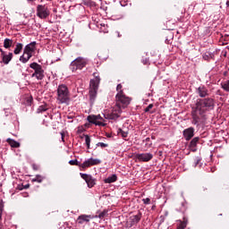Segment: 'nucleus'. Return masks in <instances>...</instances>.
<instances>
[{
	"label": "nucleus",
	"mask_w": 229,
	"mask_h": 229,
	"mask_svg": "<svg viewBox=\"0 0 229 229\" xmlns=\"http://www.w3.org/2000/svg\"><path fill=\"white\" fill-rule=\"evenodd\" d=\"M214 98H207L197 99L195 106L191 108L192 124L199 126V121L205 119V114H207L208 110H214Z\"/></svg>",
	"instance_id": "nucleus-1"
},
{
	"label": "nucleus",
	"mask_w": 229,
	"mask_h": 229,
	"mask_svg": "<svg viewBox=\"0 0 229 229\" xmlns=\"http://www.w3.org/2000/svg\"><path fill=\"white\" fill-rule=\"evenodd\" d=\"M130 103H131V98L126 97L125 94H116L115 107L110 116V119H118V117H120L121 114L123 113V109L127 108Z\"/></svg>",
	"instance_id": "nucleus-2"
},
{
	"label": "nucleus",
	"mask_w": 229,
	"mask_h": 229,
	"mask_svg": "<svg viewBox=\"0 0 229 229\" xmlns=\"http://www.w3.org/2000/svg\"><path fill=\"white\" fill-rule=\"evenodd\" d=\"M56 101L58 105H69L71 103V92L65 84L58 86Z\"/></svg>",
	"instance_id": "nucleus-3"
},
{
	"label": "nucleus",
	"mask_w": 229,
	"mask_h": 229,
	"mask_svg": "<svg viewBox=\"0 0 229 229\" xmlns=\"http://www.w3.org/2000/svg\"><path fill=\"white\" fill-rule=\"evenodd\" d=\"M99 81H101V79H99V77H96L89 81L90 103H94L96 101V98L98 97V89H99Z\"/></svg>",
	"instance_id": "nucleus-4"
},
{
	"label": "nucleus",
	"mask_w": 229,
	"mask_h": 229,
	"mask_svg": "<svg viewBox=\"0 0 229 229\" xmlns=\"http://www.w3.org/2000/svg\"><path fill=\"white\" fill-rule=\"evenodd\" d=\"M87 64H89V60L79 56L70 64V70L72 72H77V71H81V69L87 67Z\"/></svg>",
	"instance_id": "nucleus-5"
},
{
	"label": "nucleus",
	"mask_w": 229,
	"mask_h": 229,
	"mask_svg": "<svg viewBox=\"0 0 229 229\" xmlns=\"http://www.w3.org/2000/svg\"><path fill=\"white\" fill-rule=\"evenodd\" d=\"M30 69H33L34 72L31 75V78H36L38 80H44V69L42 65L38 63H32L30 64Z\"/></svg>",
	"instance_id": "nucleus-6"
},
{
	"label": "nucleus",
	"mask_w": 229,
	"mask_h": 229,
	"mask_svg": "<svg viewBox=\"0 0 229 229\" xmlns=\"http://www.w3.org/2000/svg\"><path fill=\"white\" fill-rule=\"evenodd\" d=\"M49 8H47V5H42L38 4L37 6V15L39 17V19H47L48 15H50Z\"/></svg>",
	"instance_id": "nucleus-7"
},
{
	"label": "nucleus",
	"mask_w": 229,
	"mask_h": 229,
	"mask_svg": "<svg viewBox=\"0 0 229 229\" xmlns=\"http://www.w3.org/2000/svg\"><path fill=\"white\" fill-rule=\"evenodd\" d=\"M87 119L89 123H90L91 124H96V126H106V123L103 122H99V121H105V119H103L100 114L98 115L91 114V115H89Z\"/></svg>",
	"instance_id": "nucleus-8"
},
{
	"label": "nucleus",
	"mask_w": 229,
	"mask_h": 229,
	"mask_svg": "<svg viewBox=\"0 0 229 229\" xmlns=\"http://www.w3.org/2000/svg\"><path fill=\"white\" fill-rule=\"evenodd\" d=\"M134 160H139V162H149L150 160H153V154L151 153L134 154Z\"/></svg>",
	"instance_id": "nucleus-9"
},
{
	"label": "nucleus",
	"mask_w": 229,
	"mask_h": 229,
	"mask_svg": "<svg viewBox=\"0 0 229 229\" xmlns=\"http://www.w3.org/2000/svg\"><path fill=\"white\" fill-rule=\"evenodd\" d=\"M99 164H101V160L89 158V159L84 161L81 165H80L81 171L82 169H87V167H90L92 165H99Z\"/></svg>",
	"instance_id": "nucleus-10"
},
{
	"label": "nucleus",
	"mask_w": 229,
	"mask_h": 229,
	"mask_svg": "<svg viewBox=\"0 0 229 229\" xmlns=\"http://www.w3.org/2000/svg\"><path fill=\"white\" fill-rule=\"evenodd\" d=\"M37 42L33 41L28 44L23 49V55H29V57L33 56V53H35V49H37Z\"/></svg>",
	"instance_id": "nucleus-11"
},
{
	"label": "nucleus",
	"mask_w": 229,
	"mask_h": 229,
	"mask_svg": "<svg viewBox=\"0 0 229 229\" xmlns=\"http://www.w3.org/2000/svg\"><path fill=\"white\" fill-rule=\"evenodd\" d=\"M81 177L82 178V180H85L89 189H92V187L96 185V179L92 178V175L87 174H81Z\"/></svg>",
	"instance_id": "nucleus-12"
},
{
	"label": "nucleus",
	"mask_w": 229,
	"mask_h": 229,
	"mask_svg": "<svg viewBox=\"0 0 229 229\" xmlns=\"http://www.w3.org/2000/svg\"><path fill=\"white\" fill-rule=\"evenodd\" d=\"M90 219H94L92 215H81L77 218L78 225H84V223H90Z\"/></svg>",
	"instance_id": "nucleus-13"
},
{
	"label": "nucleus",
	"mask_w": 229,
	"mask_h": 229,
	"mask_svg": "<svg viewBox=\"0 0 229 229\" xmlns=\"http://www.w3.org/2000/svg\"><path fill=\"white\" fill-rule=\"evenodd\" d=\"M182 135H183L185 140H191V139H192V137H194V128L189 127L188 129H185L182 131Z\"/></svg>",
	"instance_id": "nucleus-14"
},
{
	"label": "nucleus",
	"mask_w": 229,
	"mask_h": 229,
	"mask_svg": "<svg viewBox=\"0 0 229 229\" xmlns=\"http://www.w3.org/2000/svg\"><path fill=\"white\" fill-rule=\"evenodd\" d=\"M198 144H199V137L193 138L189 145L190 149L193 152L198 151Z\"/></svg>",
	"instance_id": "nucleus-15"
},
{
	"label": "nucleus",
	"mask_w": 229,
	"mask_h": 229,
	"mask_svg": "<svg viewBox=\"0 0 229 229\" xmlns=\"http://www.w3.org/2000/svg\"><path fill=\"white\" fill-rule=\"evenodd\" d=\"M1 56L3 64L8 65L10 62H12V58H13V54L9 53L8 55H6V53L3 52V54H1Z\"/></svg>",
	"instance_id": "nucleus-16"
},
{
	"label": "nucleus",
	"mask_w": 229,
	"mask_h": 229,
	"mask_svg": "<svg viewBox=\"0 0 229 229\" xmlns=\"http://www.w3.org/2000/svg\"><path fill=\"white\" fill-rule=\"evenodd\" d=\"M142 218V213L139 212L137 215L131 216V225H137Z\"/></svg>",
	"instance_id": "nucleus-17"
},
{
	"label": "nucleus",
	"mask_w": 229,
	"mask_h": 229,
	"mask_svg": "<svg viewBox=\"0 0 229 229\" xmlns=\"http://www.w3.org/2000/svg\"><path fill=\"white\" fill-rule=\"evenodd\" d=\"M198 94L199 98H207V96H208V89L205 87H199L198 89Z\"/></svg>",
	"instance_id": "nucleus-18"
},
{
	"label": "nucleus",
	"mask_w": 229,
	"mask_h": 229,
	"mask_svg": "<svg viewBox=\"0 0 229 229\" xmlns=\"http://www.w3.org/2000/svg\"><path fill=\"white\" fill-rule=\"evenodd\" d=\"M6 142H8V144L11 146V148H21V143H19V141H15L13 139L8 138L6 140Z\"/></svg>",
	"instance_id": "nucleus-19"
},
{
	"label": "nucleus",
	"mask_w": 229,
	"mask_h": 229,
	"mask_svg": "<svg viewBox=\"0 0 229 229\" xmlns=\"http://www.w3.org/2000/svg\"><path fill=\"white\" fill-rule=\"evenodd\" d=\"M4 47L5 49H10V47H13V39L5 38L4 40Z\"/></svg>",
	"instance_id": "nucleus-20"
},
{
	"label": "nucleus",
	"mask_w": 229,
	"mask_h": 229,
	"mask_svg": "<svg viewBox=\"0 0 229 229\" xmlns=\"http://www.w3.org/2000/svg\"><path fill=\"white\" fill-rule=\"evenodd\" d=\"M105 183H114L117 182V174H112L111 176L107 177L104 180Z\"/></svg>",
	"instance_id": "nucleus-21"
},
{
	"label": "nucleus",
	"mask_w": 229,
	"mask_h": 229,
	"mask_svg": "<svg viewBox=\"0 0 229 229\" xmlns=\"http://www.w3.org/2000/svg\"><path fill=\"white\" fill-rule=\"evenodd\" d=\"M22 47H24V45L21 43H17L16 47L14 48V55H21V51H22Z\"/></svg>",
	"instance_id": "nucleus-22"
},
{
	"label": "nucleus",
	"mask_w": 229,
	"mask_h": 229,
	"mask_svg": "<svg viewBox=\"0 0 229 229\" xmlns=\"http://www.w3.org/2000/svg\"><path fill=\"white\" fill-rule=\"evenodd\" d=\"M221 89L225 92H229V80L222 81L220 84Z\"/></svg>",
	"instance_id": "nucleus-23"
},
{
	"label": "nucleus",
	"mask_w": 229,
	"mask_h": 229,
	"mask_svg": "<svg viewBox=\"0 0 229 229\" xmlns=\"http://www.w3.org/2000/svg\"><path fill=\"white\" fill-rule=\"evenodd\" d=\"M187 223H188V220L185 217H183V220L180 221V225L177 226V229L187 228Z\"/></svg>",
	"instance_id": "nucleus-24"
},
{
	"label": "nucleus",
	"mask_w": 229,
	"mask_h": 229,
	"mask_svg": "<svg viewBox=\"0 0 229 229\" xmlns=\"http://www.w3.org/2000/svg\"><path fill=\"white\" fill-rule=\"evenodd\" d=\"M26 54H23L22 55L20 56V62H21V64H28V62H30V60L31 59V57H30V55H27V57H25Z\"/></svg>",
	"instance_id": "nucleus-25"
},
{
	"label": "nucleus",
	"mask_w": 229,
	"mask_h": 229,
	"mask_svg": "<svg viewBox=\"0 0 229 229\" xmlns=\"http://www.w3.org/2000/svg\"><path fill=\"white\" fill-rule=\"evenodd\" d=\"M44 181V177L42 175H36L35 178H33L31 180L32 182H37L38 183H42V182Z\"/></svg>",
	"instance_id": "nucleus-26"
},
{
	"label": "nucleus",
	"mask_w": 229,
	"mask_h": 229,
	"mask_svg": "<svg viewBox=\"0 0 229 229\" xmlns=\"http://www.w3.org/2000/svg\"><path fill=\"white\" fill-rule=\"evenodd\" d=\"M117 133L118 135H121L123 139H126V137H128V131H124L123 129H118Z\"/></svg>",
	"instance_id": "nucleus-27"
},
{
	"label": "nucleus",
	"mask_w": 229,
	"mask_h": 229,
	"mask_svg": "<svg viewBox=\"0 0 229 229\" xmlns=\"http://www.w3.org/2000/svg\"><path fill=\"white\" fill-rule=\"evenodd\" d=\"M84 137H85V142H86V145H87V148L90 149V136L84 134Z\"/></svg>",
	"instance_id": "nucleus-28"
},
{
	"label": "nucleus",
	"mask_w": 229,
	"mask_h": 229,
	"mask_svg": "<svg viewBox=\"0 0 229 229\" xmlns=\"http://www.w3.org/2000/svg\"><path fill=\"white\" fill-rule=\"evenodd\" d=\"M47 110V106H40L38 108V114H42V112H46Z\"/></svg>",
	"instance_id": "nucleus-29"
},
{
	"label": "nucleus",
	"mask_w": 229,
	"mask_h": 229,
	"mask_svg": "<svg viewBox=\"0 0 229 229\" xmlns=\"http://www.w3.org/2000/svg\"><path fill=\"white\" fill-rule=\"evenodd\" d=\"M69 164L70 165H78L79 167L81 165V163L78 162V159L70 160Z\"/></svg>",
	"instance_id": "nucleus-30"
},
{
	"label": "nucleus",
	"mask_w": 229,
	"mask_h": 229,
	"mask_svg": "<svg viewBox=\"0 0 229 229\" xmlns=\"http://www.w3.org/2000/svg\"><path fill=\"white\" fill-rule=\"evenodd\" d=\"M116 90H117V94H124V91L123 90V85L122 84H118L117 87H116Z\"/></svg>",
	"instance_id": "nucleus-31"
},
{
	"label": "nucleus",
	"mask_w": 229,
	"mask_h": 229,
	"mask_svg": "<svg viewBox=\"0 0 229 229\" xmlns=\"http://www.w3.org/2000/svg\"><path fill=\"white\" fill-rule=\"evenodd\" d=\"M106 214H108L106 210H104L101 213H99L98 215L99 219H103L106 216Z\"/></svg>",
	"instance_id": "nucleus-32"
},
{
	"label": "nucleus",
	"mask_w": 229,
	"mask_h": 229,
	"mask_svg": "<svg viewBox=\"0 0 229 229\" xmlns=\"http://www.w3.org/2000/svg\"><path fill=\"white\" fill-rule=\"evenodd\" d=\"M97 146L100 147V148H108V144L104 143V142H98V143H97Z\"/></svg>",
	"instance_id": "nucleus-33"
},
{
	"label": "nucleus",
	"mask_w": 229,
	"mask_h": 229,
	"mask_svg": "<svg viewBox=\"0 0 229 229\" xmlns=\"http://www.w3.org/2000/svg\"><path fill=\"white\" fill-rule=\"evenodd\" d=\"M144 205H149L151 203V199L149 198L142 199Z\"/></svg>",
	"instance_id": "nucleus-34"
},
{
	"label": "nucleus",
	"mask_w": 229,
	"mask_h": 229,
	"mask_svg": "<svg viewBox=\"0 0 229 229\" xmlns=\"http://www.w3.org/2000/svg\"><path fill=\"white\" fill-rule=\"evenodd\" d=\"M151 108H153V104H149L146 108H145V112L148 113L151 110Z\"/></svg>",
	"instance_id": "nucleus-35"
},
{
	"label": "nucleus",
	"mask_w": 229,
	"mask_h": 229,
	"mask_svg": "<svg viewBox=\"0 0 229 229\" xmlns=\"http://www.w3.org/2000/svg\"><path fill=\"white\" fill-rule=\"evenodd\" d=\"M61 139L63 142H65V132H61Z\"/></svg>",
	"instance_id": "nucleus-36"
},
{
	"label": "nucleus",
	"mask_w": 229,
	"mask_h": 229,
	"mask_svg": "<svg viewBox=\"0 0 229 229\" xmlns=\"http://www.w3.org/2000/svg\"><path fill=\"white\" fill-rule=\"evenodd\" d=\"M32 168H33L34 171H38V165L33 164Z\"/></svg>",
	"instance_id": "nucleus-37"
},
{
	"label": "nucleus",
	"mask_w": 229,
	"mask_h": 229,
	"mask_svg": "<svg viewBox=\"0 0 229 229\" xmlns=\"http://www.w3.org/2000/svg\"><path fill=\"white\" fill-rule=\"evenodd\" d=\"M205 191H207V188H205V187H202V188L200 189V192H205Z\"/></svg>",
	"instance_id": "nucleus-38"
},
{
	"label": "nucleus",
	"mask_w": 229,
	"mask_h": 229,
	"mask_svg": "<svg viewBox=\"0 0 229 229\" xmlns=\"http://www.w3.org/2000/svg\"><path fill=\"white\" fill-rule=\"evenodd\" d=\"M199 162H200L199 159H197V160L195 161V167H196V165H198V164H199Z\"/></svg>",
	"instance_id": "nucleus-39"
},
{
	"label": "nucleus",
	"mask_w": 229,
	"mask_h": 229,
	"mask_svg": "<svg viewBox=\"0 0 229 229\" xmlns=\"http://www.w3.org/2000/svg\"><path fill=\"white\" fill-rule=\"evenodd\" d=\"M0 53H1V55H3V53H4V51H3V48H0Z\"/></svg>",
	"instance_id": "nucleus-40"
},
{
	"label": "nucleus",
	"mask_w": 229,
	"mask_h": 229,
	"mask_svg": "<svg viewBox=\"0 0 229 229\" xmlns=\"http://www.w3.org/2000/svg\"><path fill=\"white\" fill-rule=\"evenodd\" d=\"M226 6L229 8V1L226 2Z\"/></svg>",
	"instance_id": "nucleus-41"
},
{
	"label": "nucleus",
	"mask_w": 229,
	"mask_h": 229,
	"mask_svg": "<svg viewBox=\"0 0 229 229\" xmlns=\"http://www.w3.org/2000/svg\"><path fill=\"white\" fill-rule=\"evenodd\" d=\"M82 131V130H78V133H81Z\"/></svg>",
	"instance_id": "nucleus-42"
},
{
	"label": "nucleus",
	"mask_w": 229,
	"mask_h": 229,
	"mask_svg": "<svg viewBox=\"0 0 229 229\" xmlns=\"http://www.w3.org/2000/svg\"><path fill=\"white\" fill-rule=\"evenodd\" d=\"M227 74H228V72H224V76H226Z\"/></svg>",
	"instance_id": "nucleus-43"
},
{
	"label": "nucleus",
	"mask_w": 229,
	"mask_h": 229,
	"mask_svg": "<svg viewBox=\"0 0 229 229\" xmlns=\"http://www.w3.org/2000/svg\"><path fill=\"white\" fill-rule=\"evenodd\" d=\"M29 101H33V98H30V99H29Z\"/></svg>",
	"instance_id": "nucleus-44"
},
{
	"label": "nucleus",
	"mask_w": 229,
	"mask_h": 229,
	"mask_svg": "<svg viewBox=\"0 0 229 229\" xmlns=\"http://www.w3.org/2000/svg\"><path fill=\"white\" fill-rule=\"evenodd\" d=\"M28 187H30V185L25 186V189H28Z\"/></svg>",
	"instance_id": "nucleus-45"
},
{
	"label": "nucleus",
	"mask_w": 229,
	"mask_h": 229,
	"mask_svg": "<svg viewBox=\"0 0 229 229\" xmlns=\"http://www.w3.org/2000/svg\"><path fill=\"white\" fill-rule=\"evenodd\" d=\"M118 37H121V34H119V32H118Z\"/></svg>",
	"instance_id": "nucleus-46"
}]
</instances>
